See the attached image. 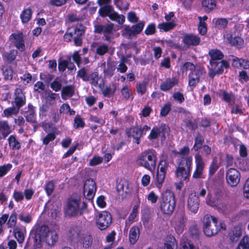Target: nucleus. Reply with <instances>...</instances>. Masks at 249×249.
<instances>
[{"label":"nucleus","instance_id":"obj_1","mask_svg":"<svg viewBox=\"0 0 249 249\" xmlns=\"http://www.w3.org/2000/svg\"><path fill=\"white\" fill-rule=\"evenodd\" d=\"M35 246L40 248L42 242L45 240L50 246H53L57 241L58 236L55 231L50 230L47 226H42L36 229L32 232Z\"/></svg>","mask_w":249,"mask_h":249},{"label":"nucleus","instance_id":"obj_2","mask_svg":"<svg viewBox=\"0 0 249 249\" xmlns=\"http://www.w3.org/2000/svg\"><path fill=\"white\" fill-rule=\"evenodd\" d=\"M221 230H226V225L224 223L218 222L216 217L210 214L204 216L203 219V230L206 236H214Z\"/></svg>","mask_w":249,"mask_h":249},{"label":"nucleus","instance_id":"obj_3","mask_svg":"<svg viewBox=\"0 0 249 249\" xmlns=\"http://www.w3.org/2000/svg\"><path fill=\"white\" fill-rule=\"evenodd\" d=\"M159 204V208L163 213L171 215L173 213L176 204L174 193L169 190L165 191L162 194Z\"/></svg>","mask_w":249,"mask_h":249},{"label":"nucleus","instance_id":"obj_4","mask_svg":"<svg viewBox=\"0 0 249 249\" xmlns=\"http://www.w3.org/2000/svg\"><path fill=\"white\" fill-rule=\"evenodd\" d=\"M156 153L153 149H149L142 152L138 157L137 162L138 165L152 171L156 165Z\"/></svg>","mask_w":249,"mask_h":249},{"label":"nucleus","instance_id":"obj_5","mask_svg":"<svg viewBox=\"0 0 249 249\" xmlns=\"http://www.w3.org/2000/svg\"><path fill=\"white\" fill-rule=\"evenodd\" d=\"M80 196L73 194L68 199L67 206L65 209V213L69 216H75L78 214H82L80 210Z\"/></svg>","mask_w":249,"mask_h":249},{"label":"nucleus","instance_id":"obj_6","mask_svg":"<svg viewBox=\"0 0 249 249\" xmlns=\"http://www.w3.org/2000/svg\"><path fill=\"white\" fill-rule=\"evenodd\" d=\"M112 222L111 214L106 211H103L98 214L96 217L97 227L100 230H105L108 228Z\"/></svg>","mask_w":249,"mask_h":249},{"label":"nucleus","instance_id":"obj_7","mask_svg":"<svg viewBox=\"0 0 249 249\" xmlns=\"http://www.w3.org/2000/svg\"><path fill=\"white\" fill-rule=\"evenodd\" d=\"M209 54L211 56L210 65H213V67L215 66H220L221 64L224 68L229 67L228 63L226 61L222 60L224 55L219 50H211L209 51Z\"/></svg>","mask_w":249,"mask_h":249},{"label":"nucleus","instance_id":"obj_8","mask_svg":"<svg viewBox=\"0 0 249 249\" xmlns=\"http://www.w3.org/2000/svg\"><path fill=\"white\" fill-rule=\"evenodd\" d=\"M114 24L110 23L105 25L95 24L94 25V33L99 34H104L103 39L109 41L110 40V34L113 32Z\"/></svg>","mask_w":249,"mask_h":249},{"label":"nucleus","instance_id":"obj_9","mask_svg":"<svg viewBox=\"0 0 249 249\" xmlns=\"http://www.w3.org/2000/svg\"><path fill=\"white\" fill-rule=\"evenodd\" d=\"M170 132L169 127L165 124H162L159 126H155L151 130L148 136V139L152 140L156 139L160 137L161 140L165 139V134Z\"/></svg>","mask_w":249,"mask_h":249},{"label":"nucleus","instance_id":"obj_10","mask_svg":"<svg viewBox=\"0 0 249 249\" xmlns=\"http://www.w3.org/2000/svg\"><path fill=\"white\" fill-rule=\"evenodd\" d=\"M96 184L91 178L87 179L84 185V194L87 199L91 200L94 197L96 191Z\"/></svg>","mask_w":249,"mask_h":249},{"label":"nucleus","instance_id":"obj_11","mask_svg":"<svg viewBox=\"0 0 249 249\" xmlns=\"http://www.w3.org/2000/svg\"><path fill=\"white\" fill-rule=\"evenodd\" d=\"M226 180L228 184L231 187H235L240 180V174L235 168H231L226 172Z\"/></svg>","mask_w":249,"mask_h":249},{"label":"nucleus","instance_id":"obj_12","mask_svg":"<svg viewBox=\"0 0 249 249\" xmlns=\"http://www.w3.org/2000/svg\"><path fill=\"white\" fill-rule=\"evenodd\" d=\"M10 41L20 51L25 50V41L23 34L21 32L13 33L9 37Z\"/></svg>","mask_w":249,"mask_h":249},{"label":"nucleus","instance_id":"obj_13","mask_svg":"<svg viewBox=\"0 0 249 249\" xmlns=\"http://www.w3.org/2000/svg\"><path fill=\"white\" fill-rule=\"evenodd\" d=\"M200 200L195 191L189 194L187 200L188 209L194 213H197L199 207Z\"/></svg>","mask_w":249,"mask_h":249},{"label":"nucleus","instance_id":"obj_14","mask_svg":"<svg viewBox=\"0 0 249 249\" xmlns=\"http://www.w3.org/2000/svg\"><path fill=\"white\" fill-rule=\"evenodd\" d=\"M168 166V163L165 160H161L159 163L157 173V186L160 188L164 180L166 171Z\"/></svg>","mask_w":249,"mask_h":249},{"label":"nucleus","instance_id":"obj_15","mask_svg":"<svg viewBox=\"0 0 249 249\" xmlns=\"http://www.w3.org/2000/svg\"><path fill=\"white\" fill-rule=\"evenodd\" d=\"M196 169L193 175L194 178H203V171L204 168L205 163L201 156L199 154L195 155Z\"/></svg>","mask_w":249,"mask_h":249},{"label":"nucleus","instance_id":"obj_16","mask_svg":"<svg viewBox=\"0 0 249 249\" xmlns=\"http://www.w3.org/2000/svg\"><path fill=\"white\" fill-rule=\"evenodd\" d=\"M144 25V23L143 22H141L132 27L125 26L123 31V35L128 37L135 36L139 34L142 31Z\"/></svg>","mask_w":249,"mask_h":249},{"label":"nucleus","instance_id":"obj_17","mask_svg":"<svg viewBox=\"0 0 249 249\" xmlns=\"http://www.w3.org/2000/svg\"><path fill=\"white\" fill-rule=\"evenodd\" d=\"M85 31V27L82 24L76 26L73 31H71L73 34V40L75 45L81 46L82 44V36Z\"/></svg>","mask_w":249,"mask_h":249},{"label":"nucleus","instance_id":"obj_18","mask_svg":"<svg viewBox=\"0 0 249 249\" xmlns=\"http://www.w3.org/2000/svg\"><path fill=\"white\" fill-rule=\"evenodd\" d=\"M99 13L103 17L108 16L112 20L116 21L119 15L117 12L113 11V7L110 5H105L101 8Z\"/></svg>","mask_w":249,"mask_h":249},{"label":"nucleus","instance_id":"obj_19","mask_svg":"<svg viewBox=\"0 0 249 249\" xmlns=\"http://www.w3.org/2000/svg\"><path fill=\"white\" fill-rule=\"evenodd\" d=\"M25 96L21 89L17 88L15 91L14 103L16 106L20 108L25 104Z\"/></svg>","mask_w":249,"mask_h":249},{"label":"nucleus","instance_id":"obj_20","mask_svg":"<svg viewBox=\"0 0 249 249\" xmlns=\"http://www.w3.org/2000/svg\"><path fill=\"white\" fill-rule=\"evenodd\" d=\"M202 74L200 70H196L189 75V85L190 87H195L199 81L200 75Z\"/></svg>","mask_w":249,"mask_h":249},{"label":"nucleus","instance_id":"obj_21","mask_svg":"<svg viewBox=\"0 0 249 249\" xmlns=\"http://www.w3.org/2000/svg\"><path fill=\"white\" fill-rule=\"evenodd\" d=\"M183 42L187 45L196 46L200 43V38L193 34L185 35L183 38Z\"/></svg>","mask_w":249,"mask_h":249},{"label":"nucleus","instance_id":"obj_22","mask_svg":"<svg viewBox=\"0 0 249 249\" xmlns=\"http://www.w3.org/2000/svg\"><path fill=\"white\" fill-rule=\"evenodd\" d=\"M128 137H132L136 140L137 144L140 143V138L142 135V131L141 128L133 127L127 130L126 131Z\"/></svg>","mask_w":249,"mask_h":249},{"label":"nucleus","instance_id":"obj_23","mask_svg":"<svg viewBox=\"0 0 249 249\" xmlns=\"http://www.w3.org/2000/svg\"><path fill=\"white\" fill-rule=\"evenodd\" d=\"M226 39L231 45L236 46L238 48H241L244 44L243 39L239 36L233 37L231 35L228 34L227 35Z\"/></svg>","mask_w":249,"mask_h":249},{"label":"nucleus","instance_id":"obj_24","mask_svg":"<svg viewBox=\"0 0 249 249\" xmlns=\"http://www.w3.org/2000/svg\"><path fill=\"white\" fill-rule=\"evenodd\" d=\"M25 117L27 122L33 124L36 122L35 111L32 105H28V110L25 112Z\"/></svg>","mask_w":249,"mask_h":249},{"label":"nucleus","instance_id":"obj_25","mask_svg":"<svg viewBox=\"0 0 249 249\" xmlns=\"http://www.w3.org/2000/svg\"><path fill=\"white\" fill-rule=\"evenodd\" d=\"M178 83V80L175 78L168 79L160 86V89L166 91L171 89Z\"/></svg>","mask_w":249,"mask_h":249},{"label":"nucleus","instance_id":"obj_26","mask_svg":"<svg viewBox=\"0 0 249 249\" xmlns=\"http://www.w3.org/2000/svg\"><path fill=\"white\" fill-rule=\"evenodd\" d=\"M185 168H180L178 167L176 171V177L180 180H188L190 175V171Z\"/></svg>","mask_w":249,"mask_h":249},{"label":"nucleus","instance_id":"obj_27","mask_svg":"<svg viewBox=\"0 0 249 249\" xmlns=\"http://www.w3.org/2000/svg\"><path fill=\"white\" fill-rule=\"evenodd\" d=\"M140 230L138 227H132L129 231V241L132 244H134L139 238Z\"/></svg>","mask_w":249,"mask_h":249},{"label":"nucleus","instance_id":"obj_28","mask_svg":"<svg viewBox=\"0 0 249 249\" xmlns=\"http://www.w3.org/2000/svg\"><path fill=\"white\" fill-rule=\"evenodd\" d=\"M221 96L222 99L229 105H233L235 103V98L234 95L232 93H228L225 90H221Z\"/></svg>","mask_w":249,"mask_h":249},{"label":"nucleus","instance_id":"obj_29","mask_svg":"<svg viewBox=\"0 0 249 249\" xmlns=\"http://www.w3.org/2000/svg\"><path fill=\"white\" fill-rule=\"evenodd\" d=\"M232 65L237 68L241 67L246 69H249V61L246 59L235 57L232 59Z\"/></svg>","mask_w":249,"mask_h":249},{"label":"nucleus","instance_id":"obj_30","mask_svg":"<svg viewBox=\"0 0 249 249\" xmlns=\"http://www.w3.org/2000/svg\"><path fill=\"white\" fill-rule=\"evenodd\" d=\"M74 93V88L72 86H67L62 88L61 90L62 98L66 100L67 98L73 96Z\"/></svg>","mask_w":249,"mask_h":249},{"label":"nucleus","instance_id":"obj_31","mask_svg":"<svg viewBox=\"0 0 249 249\" xmlns=\"http://www.w3.org/2000/svg\"><path fill=\"white\" fill-rule=\"evenodd\" d=\"M177 243L173 236H167L164 243V249H177Z\"/></svg>","mask_w":249,"mask_h":249},{"label":"nucleus","instance_id":"obj_32","mask_svg":"<svg viewBox=\"0 0 249 249\" xmlns=\"http://www.w3.org/2000/svg\"><path fill=\"white\" fill-rule=\"evenodd\" d=\"M202 6L206 12L213 10L216 6L215 0H202Z\"/></svg>","mask_w":249,"mask_h":249},{"label":"nucleus","instance_id":"obj_33","mask_svg":"<svg viewBox=\"0 0 249 249\" xmlns=\"http://www.w3.org/2000/svg\"><path fill=\"white\" fill-rule=\"evenodd\" d=\"M192 164V158L190 157H183L180 159V161L178 167L180 168H185L187 172L191 171V166Z\"/></svg>","mask_w":249,"mask_h":249},{"label":"nucleus","instance_id":"obj_34","mask_svg":"<svg viewBox=\"0 0 249 249\" xmlns=\"http://www.w3.org/2000/svg\"><path fill=\"white\" fill-rule=\"evenodd\" d=\"M186 221V218L185 216L184 215H181L178 218V221L176 228V230L178 234H180L182 233L184 229Z\"/></svg>","mask_w":249,"mask_h":249},{"label":"nucleus","instance_id":"obj_35","mask_svg":"<svg viewBox=\"0 0 249 249\" xmlns=\"http://www.w3.org/2000/svg\"><path fill=\"white\" fill-rule=\"evenodd\" d=\"M9 146L13 150H18L20 148V143L15 135H11L8 139Z\"/></svg>","mask_w":249,"mask_h":249},{"label":"nucleus","instance_id":"obj_36","mask_svg":"<svg viewBox=\"0 0 249 249\" xmlns=\"http://www.w3.org/2000/svg\"><path fill=\"white\" fill-rule=\"evenodd\" d=\"M223 68H224V67L222 66V64H220V66H215L213 67V65H210L209 76L212 78H213L216 74H220L223 72Z\"/></svg>","mask_w":249,"mask_h":249},{"label":"nucleus","instance_id":"obj_37","mask_svg":"<svg viewBox=\"0 0 249 249\" xmlns=\"http://www.w3.org/2000/svg\"><path fill=\"white\" fill-rule=\"evenodd\" d=\"M46 95L45 97L46 102L50 105L54 104L55 102V100L59 98L58 94L53 93L51 91L48 92Z\"/></svg>","mask_w":249,"mask_h":249},{"label":"nucleus","instance_id":"obj_38","mask_svg":"<svg viewBox=\"0 0 249 249\" xmlns=\"http://www.w3.org/2000/svg\"><path fill=\"white\" fill-rule=\"evenodd\" d=\"M117 191L120 192L121 191L124 192L126 194H128L130 192V189L129 185L127 181L120 182L117 185Z\"/></svg>","mask_w":249,"mask_h":249},{"label":"nucleus","instance_id":"obj_39","mask_svg":"<svg viewBox=\"0 0 249 249\" xmlns=\"http://www.w3.org/2000/svg\"><path fill=\"white\" fill-rule=\"evenodd\" d=\"M88 79L87 81H89L92 85L96 87L99 86L101 88V86L98 84L99 77L98 72H93L90 73L88 77Z\"/></svg>","mask_w":249,"mask_h":249},{"label":"nucleus","instance_id":"obj_40","mask_svg":"<svg viewBox=\"0 0 249 249\" xmlns=\"http://www.w3.org/2000/svg\"><path fill=\"white\" fill-rule=\"evenodd\" d=\"M241 235V231L239 227H234L231 232L229 233L231 240L233 241H237Z\"/></svg>","mask_w":249,"mask_h":249},{"label":"nucleus","instance_id":"obj_41","mask_svg":"<svg viewBox=\"0 0 249 249\" xmlns=\"http://www.w3.org/2000/svg\"><path fill=\"white\" fill-rule=\"evenodd\" d=\"M32 17V10L30 8H27L23 11L20 15L22 22L24 23L28 22Z\"/></svg>","mask_w":249,"mask_h":249},{"label":"nucleus","instance_id":"obj_42","mask_svg":"<svg viewBox=\"0 0 249 249\" xmlns=\"http://www.w3.org/2000/svg\"><path fill=\"white\" fill-rule=\"evenodd\" d=\"M13 232L18 243H22L24 240V234L21 230L18 227H16L14 229Z\"/></svg>","mask_w":249,"mask_h":249},{"label":"nucleus","instance_id":"obj_43","mask_svg":"<svg viewBox=\"0 0 249 249\" xmlns=\"http://www.w3.org/2000/svg\"><path fill=\"white\" fill-rule=\"evenodd\" d=\"M17 54L18 51L17 50H11L10 52L5 53L3 56L8 62L11 63L15 59Z\"/></svg>","mask_w":249,"mask_h":249},{"label":"nucleus","instance_id":"obj_44","mask_svg":"<svg viewBox=\"0 0 249 249\" xmlns=\"http://www.w3.org/2000/svg\"><path fill=\"white\" fill-rule=\"evenodd\" d=\"M204 138L200 134H198L195 138V144L194 146V149L197 151L201 147L202 144L204 142Z\"/></svg>","mask_w":249,"mask_h":249},{"label":"nucleus","instance_id":"obj_45","mask_svg":"<svg viewBox=\"0 0 249 249\" xmlns=\"http://www.w3.org/2000/svg\"><path fill=\"white\" fill-rule=\"evenodd\" d=\"M125 63H126V59L121 57L119 61V64L117 68V71L121 73H124L127 70V67Z\"/></svg>","mask_w":249,"mask_h":249},{"label":"nucleus","instance_id":"obj_46","mask_svg":"<svg viewBox=\"0 0 249 249\" xmlns=\"http://www.w3.org/2000/svg\"><path fill=\"white\" fill-rule=\"evenodd\" d=\"M175 25L176 24L172 22H163L159 24L158 28L160 30L167 32L172 29Z\"/></svg>","mask_w":249,"mask_h":249},{"label":"nucleus","instance_id":"obj_47","mask_svg":"<svg viewBox=\"0 0 249 249\" xmlns=\"http://www.w3.org/2000/svg\"><path fill=\"white\" fill-rule=\"evenodd\" d=\"M19 108L18 107H13L4 110L3 114L5 116L9 117L12 115H17L19 112Z\"/></svg>","mask_w":249,"mask_h":249},{"label":"nucleus","instance_id":"obj_48","mask_svg":"<svg viewBox=\"0 0 249 249\" xmlns=\"http://www.w3.org/2000/svg\"><path fill=\"white\" fill-rule=\"evenodd\" d=\"M81 243L83 244V247L89 248L92 245V238L91 235H85L82 237Z\"/></svg>","mask_w":249,"mask_h":249},{"label":"nucleus","instance_id":"obj_49","mask_svg":"<svg viewBox=\"0 0 249 249\" xmlns=\"http://www.w3.org/2000/svg\"><path fill=\"white\" fill-rule=\"evenodd\" d=\"M4 78L6 80H11L13 77V70L10 67H3L2 69Z\"/></svg>","mask_w":249,"mask_h":249},{"label":"nucleus","instance_id":"obj_50","mask_svg":"<svg viewBox=\"0 0 249 249\" xmlns=\"http://www.w3.org/2000/svg\"><path fill=\"white\" fill-rule=\"evenodd\" d=\"M116 6L121 10H126L128 8L129 4L124 0H114Z\"/></svg>","mask_w":249,"mask_h":249},{"label":"nucleus","instance_id":"obj_51","mask_svg":"<svg viewBox=\"0 0 249 249\" xmlns=\"http://www.w3.org/2000/svg\"><path fill=\"white\" fill-rule=\"evenodd\" d=\"M89 75V71L86 68H83L77 71V76L84 81H87Z\"/></svg>","mask_w":249,"mask_h":249},{"label":"nucleus","instance_id":"obj_52","mask_svg":"<svg viewBox=\"0 0 249 249\" xmlns=\"http://www.w3.org/2000/svg\"><path fill=\"white\" fill-rule=\"evenodd\" d=\"M59 111L61 113H70V115H73L75 113V111L71 109L70 107L68 104H63L60 107Z\"/></svg>","mask_w":249,"mask_h":249},{"label":"nucleus","instance_id":"obj_53","mask_svg":"<svg viewBox=\"0 0 249 249\" xmlns=\"http://www.w3.org/2000/svg\"><path fill=\"white\" fill-rule=\"evenodd\" d=\"M237 249H249V237L245 236L241 240Z\"/></svg>","mask_w":249,"mask_h":249},{"label":"nucleus","instance_id":"obj_54","mask_svg":"<svg viewBox=\"0 0 249 249\" xmlns=\"http://www.w3.org/2000/svg\"><path fill=\"white\" fill-rule=\"evenodd\" d=\"M195 69L196 67L192 63L186 62L181 68V71L182 72H186L188 70L194 71L196 70Z\"/></svg>","mask_w":249,"mask_h":249},{"label":"nucleus","instance_id":"obj_55","mask_svg":"<svg viewBox=\"0 0 249 249\" xmlns=\"http://www.w3.org/2000/svg\"><path fill=\"white\" fill-rule=\"evenodd\" d=\"M198 18L199 20V24L198 27V30L201 35H204L207 32L206 24L204 22L202 21V17H199Z\"/></svg>","mask_w":249,"mask_h":249},{"label":"nucleus","instance_id":"obj_56","mask_svg":"<svg viewBox=\"0 0 249 249\" xmlns=\"http://www.w3.org/2000/svg\"><path fill=\"white\" fill-rule=\"evenodd\" d=\"M17 219V213L15 212H13L11 216H10L9 219L7 223V225L8 227H14L16 224Z\"/></svg>","mask_w":249,"mask_h":249},{"label":"nucleus","instance_id":"obj_57","mask_svg":"<svg viewBox=\"0 0 249 249\" xmlns=\"http://www.w3.org/2000/svg\"><path fill=\"white\" fill-rule=\"evenodd\" d=\"M228 24V20L226 18H219L216 20L215 26L219 29L225 28Z\"/></svg>","mask_w":249,"mask_h":249},{"label":"nucleus","instance_id":"obj_58","mask_svg":"<svg viewBox=\"0 0 249 249\" xmlns=\"http://www.w3.org/2000/svg\"><path fill=\"white\" fill-rule=\"evenodd\" d=\"M108 51V47L107 45L105 44H103L100 46H99L96 50V53L97 54L100 55H103L106 53H107Z\"/></svg>","mask_w":249,"mask_h":249},{"label":"nucleus","instance_id":"obj_59","mask_svg":"<svg viewBox=\"0 0 249 249\" xmlns=\"http://www.w3.org/2000/svg\"><path fill=\"white\" fill-rule=\"evenodd\" d=\"M85 125V123L80 116L77 115L74 119L73 126L75 128L78 127H83Z\"/></svg>","mask_w":249,"mask_h":249},{"label":"nucleus","instance_id":"obj_60","mask_svg":"<svg viewBox=\"0 0 249 249\" xmlns=\"http://www.w3.org/2000/svg\"><path fill=\"white\" fill-rule=\"evenodd\" d=\"M12 164H7L0 166V178L3 177L11 169Z\"/></svg>","mask_w":249,"mask_h":249},{"label":"nucleus","instance_id":"obj_61","mask_svg":"<svg viewBox=\"0 0 249 249\" xmlns=\"http://www.w3.org/2000/svg\"><path fill=\"white\" fill-rule=\"evenodd\" d=\"M18 218L26 223H29L32 220V216L29 213H21L18 215Z\"/></svg>","mask_w":249,"mask_h":249},{"label":"nucleus","instance_id":"obj_62","mask_svg":"<svg viewBox=\"0 0 249 249\" xmlns=\"http://www.w3.org/2000/svg\"><path fill=\"white\" fill-rule=\"evenodd\" d=\"M54 189V185L52 181H50L47 182L45 185V189L46 191L47 194L50 196L52 194Z\"/></svg>","mask_w":249,"mask_h":249},{"label":"nucleus","instance_id":"obj_63","mask_svg":"<svg viewBox=\"0 0 249 249\" xmlns=\"http://www.w3.org/2000/svg\"><path fill=\"white\" fill-rule=\"evenodd\" d=\"M107 69H105L104 70V72L105 75L108 76H112L114 74V71L115 70V67L111 65L110 64L107 63Z\"/></svg>","mask_w":249,"mask_h":249},{"label":"nucleus","instance_id":"obj_64","mask_svg":"<svg viewBox=\"0 0 249 249\" xmlns=\"http://www.w3.org/2000/svg\"><path fill=\"white\" fill-rule=\"evenodd\" d=\"M156 32V26L153 23L149 24L145 29L144 33L146 35H152L155 34Z\"/></svg>","mask_w":249,"mask_h":249}]
</instances>
